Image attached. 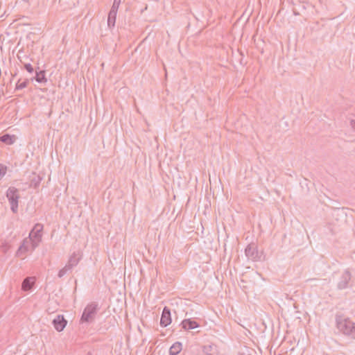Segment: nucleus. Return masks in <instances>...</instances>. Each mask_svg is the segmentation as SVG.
I'll use <instances>...</instances> for the list:
<instances>
[{
  "instance_id": "f257e3e1",
  "label": "nucleus",
  "mask_w": 355,
  "mask_h": 355,
  "mask_svg": "<svg viewBox=\"0 0 355 355\" xmlns=\"http://www.w3.org/2000/svg\"><path fill=\"white\" fill-rule=\"evenodd\" d=\"M336 327L343 335L351 339H355V322L343 315L336 317Z\"/></svg>"
},
{
  "instance_id": "f03ea898",
  "label": "nucleus",
  "mask_w": 355,
  "mask_h": 355,
  "mask_svg": "<svg viewBox=\"0 0 355 355\" xmlns=\"http://www.w3.org/2000/svg\"><path fill=\"white\" fill-rule=\"evenodd\" d=\"M6 196L10 205L11 211L14 214L17 213L20 198L19 190L15 187H10L6 191Z\"/></svg>"
},
{
  "instance_id": "7ed1b4c3",
  "label": "nucleus",
  "mask_w": 355,
  "mask_h": 355,
  "mask_svg": "<svg viewBox=\"0 0 355 355\" xmlns=\"http://www.w3.org/2000/svg\"><path fill=\"white\" fill-rule=\"evenodd\" d=\"M99 309L98 305L96 302H92L89 304L85 309L80 321L82 322H92Z\"/></svg>"
},
{
  "instance_id": "20e7f679",
  "label": "nucleus",
  "mask_w": 355,
  "mask_h": 355,
  "mask_svg": "<svg viewBox=\"0 0 355 355\" xmlns=\"http://www.w3.org/2000/svg\"><path fill=\"white\" fill-rule=\"evenodd\" d=\"M245 254L247 258L252 261H258L261 258V253L258 251L257 246L254 243L248 245Z\"/></svg>"
},
{
  "instance_id": "39448f33",
  "label": "nucleus",
  "mask_w": 355,
  "mask_h": 355,
  "mask_svg": "<svg viewBox=\"0 0 355 355\" xmlns=\"http://www.w3.org/2000/svg\"><path fill=\"white\" fill-rule=\"evenodd\" d=\"M43 230V225L40 223H37L35 225L33 230L31 231L29 234V237L33 242L39 243L42 239V231ZM37 243L35 244L37 245Z\"/></svg>"
},
{
  "instance_id": "423d86ee",
  "label": "nucleus",
  "mask_w": 355,
  "mask_h": 355,
  "mask_svg": "<svg viewBox=\"0 0 355 355\" xmlns=\"http://www.w3.org/2000/svg\"><path fill=\"white\" fill-rule=\"evenodd\" d=\"M352 279L350 271L347 269L342 274L340 279L338 283V288L340 290L345 289L348 287L349 283Z\"/></svg>"
},
{
  "instance_id": "0eeeda50",
  "label": "nucleus",
  "mask_w": 355,
  "mask_h": 355,
  "mask_svg": "<svg viewBox=\"0 0 355 355\" xmlns=\"http://www.w3.org/2000/svg\"><path fill=\"white\" fill-rule=\"evenodd\" d=\"M52 324L54 328L60 332L64 329L67 324V321L62 315H58L53 320Z\"/></svg>"
},
{
  "instance_id": "6e6552de",
  "label": "nucleus",
  "mask_w": 355,
  "mask_h": 355,
  "mask_svg": "<svg viewBox=\"0 0 355 355\" xmlns=\"http://www.w3.org/2000/svg\"><path fill=\"white\" fill-rule=\"evenodd\" d=\"M171 323V310L168 306H164L160 319V325L166 327Z\"/></svg>"
},
{
  "instance_id": "1a4fd4ad",
  "label": "nucleus",
  "mask_w": 355,
  "mask_h": 355,
  "mask_svg": "<svg viewBox=\"0 0 355 355\" xmlns=\"http://www.w3.org/2000/svg\"><path fill=\"white\" fill-rule=\"evenodd\" d=\"M182 328L186 331L199 327V324L192 319H184L181 322Z\"/></svg>"
},
{
  "instance_id": "9d476101",
  "label": "nucleus",
  "mask_w": 355,
  "mask_h": 355,
  "mask_svg": "<svg viewBox=\"0 0 355 355\" xmlns=\"http://www.w3.org/2000/svg\"><path fill=\"white\" fill-rule=\"evenodd\" d=\"M43 178L40 175L36 174L35 173H33L31 176L30 180V187H33L34 189H37L39 187Z\"/></svg>"
},
{
  "instance_id": "9b49d317",
  "label": "nucleus",
  "mask_w": 355,
  "mask_h": 355,
  "mask_svg": "<svg viewBox=\"0 0 355 355\" xmlns=\"http://www.w3.org/2000/svg\"><path fill=\"white\" fill-rule=\"evenodd\" d=\"M34 277H26L21 284V289L24 291H29L32 288L34 284Z\"/></svg>"
},
{
  "instance_id": "f8f14e48",
  "label": "nucleus",
  "mask_w": 355,
  "mask_h": 355,
  "mask_svg": "<svg viewBox=\"0 0 355 355\" xmlns=\"http://www.w3.org/2000/svg\"><path fill=\"white\" fill-rule=\"evenodd\" d=\"M80 261V258L77 257V254L73 252L72 255L69 257L68 263L66 264L67 268H69L71 270L76 266Z\"/></svg>"
},
{
  "instance_id": "ddd939ff",
  "label": "nucleus",
  "mask_w": 355,
  "mask_h": 355,
  "mask_svg": "<svg viewBox=\"0 0 355 355\" xmlns=\"http://www.w3.org/2000/svg\"><path fill=\"white\" fill-rule=\"evenodd\" d=\"M116 14H117V11L110 9L109 14H108V17H107V26L110 28L114 26L116 18Z\"/></svg>"
},
{
  "instance_id": "4468645a",
  "label": "nucleus",
  "mask_w": 355,
  "mask_h": 355,
  "mask_svg": "<svg viewBox=\"0 0 355 355\" xmlns=\"http://www.w3.org/2000/svg\"><path fill=\"white\" fill-rule=\"evenodd\" d=\"M15 135L5 134V135L0 136V141L3 142L7 145L12 144L15 142Z\"/></svg>"
},
{
  "instance_id": "2eb2a0df",
  "label": "nucleus",
  "mask_w": 355,
  "mask_h": 355,
  "mask_svg": "<svg viewBox=\"0 0 355 355\" xmlns=\"http://www.w3.org/2000/svg\"><path fill=\"white\" fill-rule=\"evenodd\" d=\"M182 345L180 342H176L170 347L169 354L170 355H178L182 350Z\"/></svg>"
},
{
  "instance_id": "dca6fc26",
  "label": "nucleus",
  "mask_w": 355,
  "mask_h": 355,
  "mask_svg": "<svg viewBox=\"0 0 355 355\" xmlns=\"http://www.w3.org/2000/svg\"><path fill=\"white\" fill-rule=\"evenodd\" d=\"M34 79L39 83H45L47 82V79L45 77V71L42 70L38 71H36V75L34 78ZM31 80H33L32 78Z\"/></svg>"
},
{
  "instance_id": "f3484780",
  "label": "nucleus",
  "mask_w": 355,
  "mask_h": 355,
  "mask_svg": "<svg viewBox=\"0 0 355 355\" xmlns=\"http://www.w3.org/2000/svg\"><path fill=\"white\" fill-rule=\"evenodd\" d=\"M28 83H29V80L28 79H26L25 80H24L21 83H20V81L19 80L17 82V83L16 84L15 89H22L27 87Z\"/></svg>"
},
{
  "instance_id": "a211bd4d",
  "label": "nucleus",
  "mask_w": 355,
  "mask_h": 355,
  "mask_svg": "<svg viewBox=\"0 0 355 355\" xmlns=\"http://www.w3.org/2000/svg\"><path fill=\"white\" fill-rule=\"evenodd\" d=\"M69 270H71V269L67 268V266L66 265L64 268L59 270L58 276L61 278Z\"/></svg>"
},
{
  "instance_id": "6ab92c4d",
  "label": "nucleus",
  "mask_w": 355,
  "mask_h": 355,
  "mask_svg": "<svg viewBox=\"0 0 355 355\" xmlns=\"http://www.w3.org/2000/svg\"><path fill=\"white\" fill-rule=\"evenodd\" d=\"M59 3H60V5L62 6H63L65 9H68V8H72L73 6H74L75 3L73 2H72L71 3H69V5H67V0H60L59 1Z\"/></svg>"
},
{
  "instance_id": "aec40b11",
  "label": "nucleus",
  "mask_w": 355,
  "mask_h": 355,
  "mask_svg": "<svg viewBox=\"0 0 355 355\" xmlns=\"http://www.w3.org/2000/svg\"><path fill=\"white\" fill-rule=\"evenodd\" d=\"M121 2V0H114L113 4L112 6L111 10H114L115 11H118L119 5Z\"/></svg>"
},
{
  "instance_id": "412c9836",
  "label": "nucleus",
  "mask_w": 355,
  "mask_h": 355,
  "mask_svg": "<svg viewBox=\"0 0 355 355\" xmlns=\"http://www.w3.org/2000/svg\"><path fill=\"white\" fill-rule=\"evenodd\" d=\"M24 68L29 73H33L34 71L33 66L30 63L25 64Z\"/></svg>"
},
{
  "instance_id": "4be33fe9",
  "label": "nucleus",
  "mask_w": 355,
  "mask_h": 355,
  "mask_svg": "<svg viewBox=\"0 0 355 355\" xmlns=\"http://www.w3.org/2000/svg\"><path fill=\"white\" fill-rule=\"evenodd\" d=\"M350 126L353 130H355V120L350 121Z\"/></svg>"
},
{
  "instance_id": "5701e85b",
  "label": "nucleus",
  "mask_w": 355,
  "mask_h": 355,
  "mask_svg": "<svg viewBox=\"0 0 355 355\" xmlns=\"http://www.w3.org/2000/svg\"><path fill=\"white\" fill-rule=\"evenodd\" d=\"M240 355H251V354L249 353H246V352H242L240 354Z\"/></svg>"
},
{
  "instance_id": "b1692460",
  "label": "nucleus",
  "mask_w": 355,
  "mask_h": 355,
  "mask_svg": "<svg viewBox=\"0 0 355 355\" xmlns=\"http://www.w3.org/2000/svg\"><path fill=\"white\" fill-rule=\"evenodd\" d=\"M313 280H315V279H308V281H313Z\"/></svg>"
},
{
  "instance_id": "393cba45",
  "label": "nucleus",
  "mask_w": 355,
  "mask_h": 355,
  "mask_svg": "<svg viewBox=\"0 0 355 355\" xmlns=\"http://www.w3.org/2000/svg\"><path fill=\"white\" fill-rule=\"evenodd\" d=\"M23 1L25 2H27V3L29 2V0H23Z\"/></svg>"
}]
</instances>
